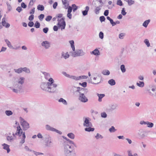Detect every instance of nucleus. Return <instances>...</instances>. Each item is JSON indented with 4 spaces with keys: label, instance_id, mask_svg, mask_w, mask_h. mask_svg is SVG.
Listing matches in <instances>:
<instances>
[{
    "label": "nucleus",
    "instance_id": "nucleus-4",
    "mask_svg": "<svg viewBox=\"0 0 156 156\" xmlns=\"http://www.w3.org/2000/svg\"><path fill=\"white\" fill-rule=\"evenodd\" d=\"M44 139L45 141V145L47 147H51L53 146V142L51 136L49 134L44 135Z\"/></svg>",
    "mask_w": 156,
    "mask_h": 156
},
{
    "label": "nucleus",
    "instance_id": "nucleus-39",
    "mask_svg": "<svg viewBox=\"0 0 156 156\" xmlns=\"http://www.w3.org/2000/svg\"><path fill=\"white\" fill-rule=\"evenodd\" d=\"M67 136L69 138L72 139H74L75 137V135L72 133H68Z\"/></svg>",
    "mask_w": 156,
    "mask_h": 156
},
{
    "label": "nucleus",
    "instance_id": "nucleus-52",
    "mask_svg": "<svg viewBox=\"0 0 156 156\" xmlns=\"http://www.w3.org/2000/svg\"><path fill=\"white\" fill-rule=\"evenodd\" d=\"M72 9H73V11L75 12L78 9V7L75 4H73L72 5Z\"/></svg>",
    "mask_w": 156,
    "mask_h": 156
},
{
    "label": "nucleus",
    "instance_id": "nucleus-54",
    "mask_svg": "<svg viewBox=\"0 0 156 156\" xmlns=\"http://www.w3.org/2000/svg\"><path fill=\"white\" fill-rule=\"evenodd\" d=\"M116 4L119 6H122L123 5L122 2L121 0H117Z\"/></svg>",
    "mask_w": 156,
    "mask_h": 156
},
{
    "label": "nucleus",
    "instance_id": "nucleus-25",
    "mask_svg": "<svg viewBox=\"0 0 156 156\" xmlns=\"http://www.w3.org/2000/svg\"><path fill=\"white\" fill-rule=\"evenodd\" d=\"M72 10V7L70 6H69L67 10V16L70 19H71L72 17V15L71 13Z\"/></svg>",
    "mask_w": 156,
    "mask_h": 156
},
{
    "label": "nucleus",
    "instance_id": "nucleus-20",
    "mask_svg": "<svg viewBox=\"0 0 156 156\" xmlns=\"http://www.w3.org/2000/svg\"><path fill=\"white\" fill-rule=\"evenodd\" d=\"M117 105L115 104L112 103L109 105L108 109L107 111H112L117 109Z\"/></svg>",
    "mask_w": 156,
    "mask_h": 156
},
{
    "label": "nucleus",
    "instance_id": "nucleus-30",
    "mask_svg": "<svg viewBox=\"0 0 156 156\" xmlns=\"http://www.w3.org/2000/svg\"><path fill=\"white\" fill-rule=\"evenodd\" d=\"M101 7V6H97L95 7L94 11L96 14H98L99 13Z\"/></svg>",
    "mask_w": 156,
    "mask_h": 156
},
{
    "label": "nucleus",
    "instance_id": "nucleus-42",
    "mask_svg": "<svg viewBox=\"0 0 156 156\" xmlns=\"http://www.w3.org/2000/svg\"><path fill=\"white\" fill-rule=\"evenodd\" d=\"M108 83L111 86L114 85L115 84V80L112 79L109 80L108 81Z\"/></svg>",
    "mask_w": 156,
    "mask_h": 156
},
{
    "label": "nucleus",
    "instance_id": "nucleus-47",
    "mask_svg": "<svg viewBox=\"0 0 156 156\" xmlns=\"http://www.w3.org/2000/svg\"><path fill=\"white\" fill-rule=\"evenodd\" d=\"M101 116L102 118H105L107 117V115L105 112H103L101 113Z\"/></svg>",
    "mask_w": 156,
    "mask_h": 156
},
{
    "label": "nucleus",
    "instance_id": "nucleus-5",
    "mask_svg": "<svg viewBox=\"0 0 156 156\" xmlns=\"http://www.w3.org/2000/svg\"><path fill=\"white\" fill-rule=\"evenodd\" d=\"M12 91L16 93H19L22 91V86L12 81Z\"/></svg>",
    "mask_w": 156,
    "mask_h": 156
},
{
    "label": "nucleus",
    "instance_id": "nucleus-34",
    "mask_svg": "<svg viewBox=\"0 0 156 156\" xmlns=\"http://www.w3.org/2000/svg\"><path fill=\"white\" fill-rule=\"evenodd\" d=\"M136 85L140 87H143L144 86V83L143 81H139L136 83Z\"/></svg>",
    "mask_w": 156,
    "mask_h": 156
},
{
    "label": "nucleus",
    "instance_id": "nucleus-40",
    "mask_svg": "<svg viewBox=\"0 0 156 156\" xmlns=\"http://www.w3.org/2000/svg\"><path fill=\"white\" fill-rule=\"evenodd\" d=\"M5 113L7 116H10L12 115L13 113L10 110H6L5 112Z\"/></svg>",
    "mask_w": 156,
    "mask_h": 156
},
{
    "label": "nucleus",
    "instance_id": "nucleus-53",
    "mask_svg": "<svg viewBox=\"0 0 156 156\" xmlns=\"http://www.w3.org/2000/svg\"><path fill=\"white\" fill-rule=\"evenodd\" d=\"M69 78L75 80H78V76L70 75Z\"/></svg>",
    "mask_w": 156,
    "mask_h": 156
},
{
    "label": "nucleus",
    "instance_id": "nucleus-31",
    "mask_svg": "<svg viewBox=\"0 0 156 156\" xmlns=\"http://www.w3.org/2000/svg\"><path fill=\"white\" fill-rule=\"evenodd\" d=\"M127 153L128 156H138V154L136 153H134L133 154L132 151L131 150H128Z\"/></svg>",
    "mask_w": 156,
    "mask_h": 156
},
{
    "label": "nucleus",
    "instance_id": "nucleus-12",
    "mask_svg": "<svg viewBox=\"0 0 156 156\" xmlns=\"http://www.w3.org/2000/svg\"><path fill=\"white\" fill-rule=\"evenodd\" d=\"M137 135L140 139H143L146 136V132L142 129L138 131Z\"/></svg>",
    "mask_w": 156,
    "mask_h": 156
},
{
    "label": "nucleus",
    "instance_id": "nucleus-29",
    "mask_svg": "<svg viewBox=\"0 0 156 156\" xmlns=\"http://www.w3.org/2000/svg\"><path fill=\"white\" fill-rule=\"evenodd\" d=\"M43 73L44 75L45 78L46 80H48V82H49V79H52L50 77V75L49 73L46 72H44Z\"/></svg>",
    "mask_w": 156,
    "mask_h": 156
},
{
    "label": "nucleus",
    "instance_id": "nucleus-51",
    "mask_svg": "<svg viewBox=\"0 0 156 156\" xmlns=\"http://www.w3.org/2000/svg\"><path fill=\"white\" fill-rule=\"evenodd\" d=\"M109 130L111 133H114L116 131L115 127L113 126H112L109 129Z\"/></svg>",
    "mask_w": 156,
    "mask_h": 156
},
{
    "label": "nucleus",
    "instance_id": "nucleus-45",
    "mask_svg": "<svg viewBox=\"0 0 156 156\" xmlns=\"http://www.w3.org/2000/svg\"><path fill=\"white\" fill-rule=\"evenodd\" d=\"M37 9L39 10L43 11L44 9V7L42 5H39L37 6Z\"/></svg>",
    "mask_w": 156,
    "mask_h": 156
},
{
    "label": "nucleus",
    "instance_id": "nucleus-24",
    "mask_svg": "<svg viewBox=\"0 0 156 156\" xmlns=\"http://www.w3.org/2000/svg\"><path fill=\"white\" fill-rule=\"evenodd\" d=\"M90 53L91 55H93L96 56H98L100 54V51L98 48H96L92 51L90 52Z\"/></svg>",
    "mask_w": 156,
    "mask_h": 156
},
{
    "label": "nucleus",
    "instance_id": "nucleus-55",
    "mask_svg": "<svg viewBox=\"0 0 156 156\" xmlns=\"http://www.w3.org/2000/svg\"><path fill=\"white\" fill-rule=\"evenodd\" d=\"M37 136L39 139H43L44 137V136H43L40 133H39L37 134Z\"/></svg>",
    "mask_w": 156,
    "mask_h": 156
},
{
    "label": "nucleus",
    "instance_id": "nucleus-7",
    "mask_svg": "<svg viewBox=\"0 0 156 156\" xmlns=\"http://www.w3.org/2000/svg\"><path fill=\"white\" fill-rule=\"evenodd\" d=\"M71 54L73 57H75L83 56L85 53L82 49H77L76 51H73L71 52Z\"/></svg>",
    "mask_w": 156,
    "mask_h": 156
},
{
    "label": "nucleus",
    "instance_id": "nucleus-61",
    "mask_svg": "<svg viewBox=\"0 0 156 156\" xmlns=\"http://www.w3.org/2000/svg\"><path fill=\"white\" fill-rule=\"evenodd\" d=\"M62 74L66 77L69 78V76L70 75L67 73L66 72H62Z\"/></svg>",
    "mask_w": 156,
    "mask_h": 156
},
{
    "label": "nucleus",
    "instance_id": "nucleus-28",
    "mask_svg": "<svg viewBox=\"0 0 156 156\" xmlns=\"http://www.w3.org/2000/svg\"><path fill=\"white\" fill-rule=\"evenodd\" d=\"M62 3L64 5V8L65 9H68L69 3L66 0H62Z\"/></svg>",
    "mask_w": 156,
    "mask_h": 156
},
{
    "label": "nucleus",
    "instance_id": "nucleus-3",
    "mask_svg": "<svg viewBox=\"0 0 156 156\" xmlns=\"http://www.w3.org/2000/svg\"><path fill=\"white\" fill-rule=\"evenodd\" d=\"M71 146L69 144H65L64 146V156H76V153L74 152L69 150L71 148Z\"/></svg>",
    "mask_w": 156,
    "mask_h": 156
},
{
    "label": "nucleus",
    "instance_id": "nucleus-62",
    "mask_svg": "<svg viewBox=\"0 0 156 156\" xmlns=\"http://www.w3.org/2000/svg\"><path fill=\"white\" fill-rule=\"evenodd\" d=\"M105 18L104 16H101L100 17V20L101 22L105 21Z\"/></svg>",
    "mask_w": 156,
    "mask_h": 156
},
{
    "label": "nucleus",
    "instance_id": "nucleus-6",
    "mask_svg": "<svg viewBox=\"0 0 156 156\" xmlns=\"http://www.w3.org/2000/svg\"><path fill=\"white\" fill-rule=\"evenodd\" d=\"M19 120L20 125L22 126L23 130H26L29 128V124L22 117H20Z\"/></svg>",
    "mask_w": 156,
    "mask_h": 156
},
{
    "label": "nucleus",
    "instance_id": "nucleus-37",
    "mask_svg": "<svg viewBox=\"0 0 156 156\" xmlns=\"http://www.w3.org/2000/svg\"><path fill=\"white\" fill-rule=\"evenodd\" d=\"M128 3V5L129 6L131 5L134 4L135 3V1L133 0H124Z\"/></svg>",
    "mask_w": 156,
    "mask_h": 156
},
{
    "label": "nucleus",
    "instance_id": "nucleus-21",
    "mask_svg": "<svg viewBox=\"0 0 156 156\" xmlns=\"http://www.w3.org/2000/svg\"><path fill=\"white\" fill-rule=\"evenodd\" d=\"M147 91L150 96L152 97L156 96V89L155 88H153L151 90L148 89Z\"/></svg>",
    "mask_w": 156,
    "mask_h": 156
},
{
    "label": "nucleus",
    "instance_id": "nucleus-57",
    "mask_svg": "<svg viewBox=\"0 0 156 156\" xmlns=\"http://www.w3.org/2000/svg\"><path fill=\"white\" fill-rule=\"evenodd\" d=\"M24 149L26 151L31 152L32 150L30 149L28 146H26L24 147Z\"/></svg>",
    "mask_w": 156,
    "mask_h": 156
},
{
    "label": "nucleus",
    "instance_id": "nucleus-9",
    "mask_svg": "<svg viewBox=\"0 0 156 156\" xmlns=\"http://www.w3.org/2000/svg\"><path fill=\"white\" fill-rule=\"evenodd\" d=\"M58 23L57 25L58 28L60 29L61 30L65 29L66 24L64 19L62 18L58 20Z\"/></svg>",
    "mask_w": 156,
    "mask_h": 156
},
{
    "label": "nucleus",
    "instance_id": "nucleus-60",
    "mask_svg": "<svg viewBox=\"0 0 156 156\" xmlns=\"http://www.w3.org/2000/svg\"><path fill=\"white\" fill-rule=\"evenodd\" d=\"M35 26L37 28H39L40 27V23L37 21L35 23Z\"/></svg>",
    "mask_w": 156,
    "mask_h": 156
},
{
    "label": "nucleus",
    "instance_id": "nucleus-36",
    "mask_svg": "<svg viewBox=\"0 0 156 156\" xmlns=\"http://www.w3.org/2000/svg\"><path fill=\"white\" fill-rule=\"evenodd\" d=\"M69 43L70 44L71 48L73 51H74L75 50V46L74 45V42L73 40H71L69 41Z\"/></svg>",
    "mask_w": 156,
    "mask_h": 156
},
{
    "label": "nucleus",
    "instance_id": "nucleus-8",
    "mask_svg": "<svg viewBox=\"0 0 156 156\" xmlns=\"http://www.w3.org/2000/svg\"><path fill=\"white\" fill-rule=\"evenodd\" d=\"M92 80L94 81V84H98L100 83L101 80V77L99 74L96 73H94L92 74Z\"/></svg>",
    "mask_w": 156,
    "mask_h": 156
},
{
    "label": "nucleus",
    "instance_id": "nucleus-26",
    "mask_svg": "<svg viewBox=\"0 0 156 156\" xmlns=\"http://www.w3.org/2000/svg\"><path fill=\"white\" fill-rule=\"evenodd\" d=\"M58 101L59 103L65 105H68V103L66 100L62 98H60L59 99H58Z\"/></svg>",
    "mask_w": 156,
    "mask_h": 156
},
{
    "label": "nucleus",
    "instance_id": "nucleus-46",
    "mask_svg": "<svg viewBox=\"0 0 156 156\" xmlns=\"http://www.w3.org/2000/svg\"><path fill=\"white\" fill-rule=\"evenodd\" d=\"M78 80L83 79H86L88 78V76L85 75H82L80 76H78Z\"/></svg>",
    "mask_w": 156,
    "mask_h": 156
},
{
    "label": "nucleus",
    "instance_id": "nucleus-2",
    "mask_svg": "<svg viewBox=\"0 0 156 156\" xmlns=\"http://www.w3.org/2000/svg\"><path fill=\"white\" fill-rule=\"evenodd\" d=\"M15 134V135H16L19 136H21L20 137L21 140L20 143L22 144L25 142V139L26 138L25 133L23 132V131L20 126H18L17 127L16 131Z\"/></svg>",
    "mask_w": 156,
    "mask_h": 156
},
{
    "label": "nucleus",
    "instance_id": "nucleus-48",
    "mask_svg": "<svg viewBox=\"0 0 156 156\" xmlns=\"http://www.w3.org/2000/svg\"><path fill=\"white\" fill-rule=\"evenodd\" d=\"M144 42L147 47H149L150 46V43L147 39H145L144 41Z\"/></svg>",
    "mask_w": 156,
    "mask_h": 156
},
{
    "label": "nucleus",
    "instance_id": "nucleus-35",
    "mask_svg": "<svg viewBox=\"0 0 156 156\" xmlns=\"http://www.w3.org/2000/svg\"><path fill=\"white\" fill-rule=\"evenodd\" d=\"M150 22V20H145V21L144 22V23L142 24V26L145 27V28H146L149 23Z\"/></svg>",
    "mask_w": 156,
    "mask_h": 156
},
{
    "label": "nucleus",
    "instance_id": "nucleus-11",
    "mask_svg": "<svg viewBox=\"0 0 156 156\" xmlns=\"http://www.w3.org/2000/svg\"><path fill=\"white\" fill-rule=\"evenodd\" d=\"M25 80V79L24 77L21 76L19 77H13L12 81L22 86L24 83Z\"/></svg>",
    "mask_w": 156,
    "mask_h": 156
},
{
    "label": "nucleus",
    "instance_id": "nucleus-32",
    "mask_svg": "<svg viewBox=\"0 0 156 156\" xmlns=\"http://www.w3.org/2000/svg\"><path fill=\"white\" fill-rule=\"evenodd\" d=\"M14 71L16 73L18 74L21 73L23 72V67L14 69Z\"/></svg>",
    "mask_w": 156,
    "mask_h": 156
},
{
    "label": "nucleus",
    "instance_id": "nucleus-1",
    "mask_svg": "<svg viewBox=\"0 0 156 156\" xmlns=\"http://www.w3.org/2000/svg\"><path fill=\"white\" fill-rule=\"evenodd\" d=\"M48 92L54 93L57 91L58 84L53 79H49V82H48Z\"/></svg>",
    "mask_w": 156,
    "mask_h": 156
},
{
    "label": "nucleus",
    "instance_id": "nucleus-10",
    "mask_svg": "<svg viewBox=\"0 0 156 156\" xmlns=\"http://www.w3.org/2000/svg\"><path fill=\"white\" fill-rule=\"evenodd\" d=\"M45 128L48 131L55 132L59 135H61L62 134V132L61 131L51 126L48 124H47L45 126Z\"/></svg>",
    "mask_w": 156,
    "mask_h": 156
},
{
    "label": "nucleus",
    "instance_id": "nucleus-19",
    "mask_svg": "<svg viewBox=\"0 0 156 156\" xmlns=\"http://www.w3.org/2000/svg\"><path fill=\"white\" fill-rule=\"evenodd\" d=\"M41 46L45 49H48L50 47V43L48 41H43L41 43Z\"/></svg>",
    "mask_w": 156,
    "mask_h": 156
},
{
    "label": "nucleus",
    "instance_id": "nucleus-16",
    "mask_svg": "<svg viewBox=\"0 0 156 156\" xmlns=\"http://www.w3.org/2000/svg\"><path fill=\"white\" fill-rule=\"evenodd\" d=\"M40 87L42 90L48 92V82L47 83L42 82L41 83Z\"/></svg>",
    "mask_w": 156,
    "mask_h": 156
},
{
    "label": "nucleus",
    "instance_id": "nucleus-41",
    "mask_svg": "<svg viewBox=\"0 0 156 156\" xmlns=\"http://www.w3.org/2000/svg\"><path fill=\"white\" fill-rule=\"evenodd\" d=\"M146 125H147V127L149 128H152L154 126V124L153 123L150 122L149 121H147Z\"/></svg>",
    "mask_w": 156,
    "mask_h": 156
},
{
    "label": "nucleus",
    "instance_id": "nucleus-15",
    "mask_svg": "<svg viewBox=\"0 0 156 156\" xmlns=\"http://www.w3.org/2000/svg\"><path fill=\"white\" fill-rule=\"evenodd\" d=\"M16 136L14 133H9L6 137V139L7 141L9 142H11L13 141L15 139Z\"/></svg>",
    "mask_w": 156,
    "mask_h": 156
},
{
    "label": "nucleus",
    "instance_id": "nucleus-56",
    "mask_svg": "<svg viewBox=\"0 0 156 156\" xmlns=\"http://www.w3.org/2000/svg\"><path fill=\"white\" fill-rule=\"evenodd\" d=\"M79 84L81 85L82 87H87V83L86 82H83L82 83H79Z\"/></svg>",
    "mask_w": 156,
    "mask_h": 156
},
{
    "label": "nucleus",
    "instance_id": "nucleus-63",
    "mask_svg": "<svg viewBox=\"0 0 156 156\" xmlns=\"http://www.w3.org/2000/svg\"><path fill=\"white\" fill-rule=\"evenodd\" d=\"M63 14H57L56 16L57 19H61V17H62Z\"/></svg>",
    "mask_w": 156,
    "mask_h": 156
},
{
    "label": "nucleus",
    "instance_id": "nucleus-64",
    "mask_svg": "<svg viewBox=\"0 0 156 156\" xmlns=\"http://www.w3.org/2000/svg\"><path fill=\"white\" fill-rule=\"evenodd\" d=\"M121 13L123 16H125L126 14V12H125L124 8L122 9Z\"/></svg>",
    "mask_w": 156,
    "mask_h": 156
},
{
    "label": "nucleus",
    "instance_id": "nucleus-59",
    "mask_svg": "<svg viewBox=\"0 0 156 156\" xmlns=\"http://www.w3.org/2000/svg\"><path fill=\"white\" fill-rule=\"evenodd\" d=\"M147 121H145L144 120H141L140 122V124L141 125H146Z\"/></svg>",
    "mask_w": 156,
    "mask_h": 156
},
{
    "label": "nucleus",
    "instance_id": "nucleus-23",
    "mask_svg": "<svg viewBox=\"0 0 156 156\" xmlns=\"http://www.w3.org/2000/svg\"><path fill=\"white\" fill-rule=\"evenodd\" d=\"M2 146L3 147V149L6 150L8 153L10 152V150L9 148V145L4 143L2 144Z\"/></svg>",
    "mask_w": 156,
    "mask_h": 156
},
{
    "label": "nucleus",
    "instance_id": "nucleus-13",
    "mask_svg": "<svg viewBox=\"0 0 156 156\" xmlns=\"http://www.w3.org/2000/svg\"><path fill=\"white\" fill-rule=\"evenodd\" d=\"M84 123L83 125L87 127H91L92 126V124L90 121L89 119L88 118L84 117L83 118Z\"/></svg>",
    "mask_w": 156,
    "mask_h": 156
},
{
    "label": "nucleus",
    "instance_id": "nucleus-33",
    "mask_svg": "<svg viewBox=\"0 0 156 156\" xmlns=\"http://www.w3.org/2000/svg\"><path fill=\"white\" fill-rule=\"evenodd\" d=\"M97 95L98 97V101L99 102H101L102 99L105 96V94H99L97 93Z\"/></svg>",
    "mask_w": 156,
    "mask_h": 156
},
{
    "label": "nucleus",
    "instance_id": "nucleus-50",
    "mask_svg": "<svg viewBox=\"0 0 156 156\" xmlns=\"http://www.w3.org/2000/svg\"><path fill=\"white\" fill-rule=\"evenodd\" d=\"M94 129V128H91V127H88V128H86L85 129V130L86 131L88 132L93 131Z\"/></svg>",
    "mask_w": 156,
    "mask_h": 156
},
{
    "label": "nucleus",
    "instance_id": "nucleus-18",
    "mask_svg": "<svg viewBox=\"0 0 156 156\" xmlns=\"http://www.w3.org/2000/svg\"><path fill=\"white\" fill-rule=\"evenodd\" d=\"M5 41L8 47L10 49L15 50H16L18 49V47H16V48L14 47L11 44V42L8 39H5Z\"/></svg>",
    "mask_w": 156,
    "mask_h": 156
},
{
    "label": "nucleus",
    "instance_id": "nucleus-58",
    "mask_svg": "<svg viewBox=\"0 0 156 156\" xmlns=\"http://www.w3.org/2000/svg\"><path fill=\"white\" fill-rule=\"evenodd\" d=\"M99 36L100 39H102L104 38V34L102 32H100L99 33Z\"/></svg>",
    "mask_w": 156,
    "mask_h": 156
},
{
    "label": "nucleus",
    "instance_id": "nucleus-49",
    "mask_svg": "<svg viewBox=\"0 0 156 156\" xmlns=\"http://www.w3.org/2000/svg\"><path fill=\"white\" fill-rule=\"evenodd\" d=\"M95 137L96 139H101L103 138V136L100 134L99 133H97L96 136H95Z\"/></svg>",
    "mask_w": 156,
    "mask_h": 156
},
{
    "label": "nucleus",
    "instance_id": "nucleus-17",
    "mask_svg": "<svg viewBox=\"0 0 156 156\" xmlns=\"http://www.w3.org/2000/svg\"><path fill=\"white\" fill-rule=\"evenodd\" d=\"M70 56L69 54V52L66 51H63L61 53V58H63L65 59L68 58Z\"/></svg>",
    "mask_w": 156,
    "mask_h": 156
},
{
    "label": "nucleus",
    "instance_id": "nucleus-22",
    "mask_svg": "<svg viewBox=\"0 0 156 156\" xmlns=\"http://www.w3.org/2000/svg\"><path fill=\"white\" fill-rule=\"evenodd\" d=\"M2 26L6 28H8L10 26V24L5 21V19L3 18L2 19Z\"/></svg>",
    "mask_w": 156,
    "mask_h": 156
},
{
    "label": "nucleus",
    "instance_id": "nucleus-38",
    "mask_svg": "<svg viewBox=\"0 0 156 156\" xmlns=\"http://www.w3.org/2000/svg\"><path fill=\"white\" fill-rule=\"evenodd\" d=\"M102 74L104 75H108L110 74V71L107 69L104 70L102 72Z\"/></svg>",
    "mask_w": 156,
    "mask_h": 156
},
{
    "label": "nucleus",
    "instance_id": "nucleus-27",
    "mask_svg": "<svg viewBox=\"0 0 156 156\" xmlns=\"http://www.w3.org/2000/svg\"><path fill=\"white\" fill-rule=\"evenodd\" d=\"M89 6H86L85 8V10L82 11V13L83 16H86L88 14V12L89 10Z\"/></svg>",
    "mask_w": 156,
    "mask_h": 156
},
{
    "label": "nucleus",
    "instance_id": "nucleus-43",
    "mask_svg": "<svg viewBox=\"0 0 156 156\" xmlns=\"http://www.w3.org/2000/svg\"><path fill=\"white\" fill-rule=\"evenodd\" d=\"M120 69L122 73L125 72L126 70V69L124 65H122L121 66Z\"/></svg>",
    "mask_w": 156,
    "mask_h": 156
},
{
    "label": "nucleus",
    "instance_id": "nucleus-14",
    "mask_svg": "<svg viewBox=\"0 0 156 156\" xmlns=\"http://www.w3.org/2000/svg\"><path fill=\"white\" fill-rule=\"evenodd\" d=\"M79 99L80 101L83 103H86L88 101L87 98L83 93L80 94Z\"/></svg>",
    "mask_w": 156,
    "mask_h": 156
},
{
    "label": "nucleus",
    "instance_id": "nucleus-44",
    "mask_svg": "<svg viewBox=\"0 0 156 156\" xmlns=\"http://www.w3.org/2000/svg\"><path fill=\"white\" fill-rule=\"evenodd\" d=\"M23 72H24L27 73H29L30 72V69L26 67L23 68Z\"/></svg>",
    "mask_w": 156,
    "mask_h": 156
}]
</instances>
